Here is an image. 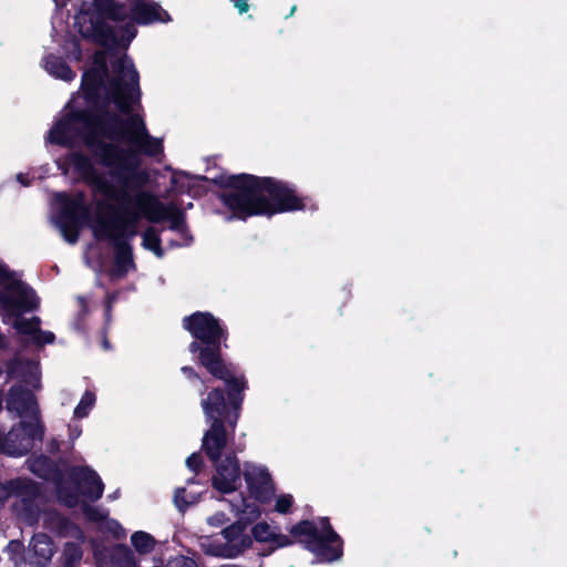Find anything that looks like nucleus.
I'll return each mask as SVG.
<instances>
[{
    "label": "nucleus",
    "mask_w": 567,
    "mask_h": 567,
    "mask_svg": "<svg viewBox=\"0 0 567 567\" xmlns=\"http://www.w3.org/2000/svg\"><path fill=\"white\" fill-rule=\"evenodd\" d=\"M114 76L105 85L107 75L106 53L99 52L94 56V63L90 71L84 73L82 90L87 101H93L103 90L115 103L116 107L127 117L123 122L116 117L103 118L93 122L86 115L73 114L61 118L50 131L49 141L59 145H71L79 137L87 144H93L94 138L89 135L103 132L110 143L103 142L102 158L105 165L114 168L109 175H96L91 162L79 154H72L64 162H58L64 174L74 173L78 177L87 181L96 189V178L105 177L109 182L112 176L123 172L118 165L120 158L126 154H136V151L147 155H157L162 152V141L148 135L142 116L135 111L140 101L138 75L130 59L123 56L113 63Z\"/></svg>",
    "instance_id": "obj_1"
},
{
    "label": "nucleus",
    "mask_w": 567,
    "mask_h": 567,
    "mask_svg": "<svg viewBox=\"0 0 567 567\" xmlns=\"http://www.w3.org/2000/svg\"><path fill=\"white\" fill-rule=\"evenodd\" d=\"M137 163V155L126 154L120 158L118 165L123 172L112 176L109 182L105 177L96 178L94 182L96 189L102 197H106L111 203L112 216L105 218L100 214L93 228L97 236L116 238L123 236L130 226L136 225L141 217L150 221L168 220L171 229L183 230L184 217L175 205H163L156 197L150 193L140 190L132 185V169Z\"/></svg>",
    "instance_id": "obj_2"
},
{
    "label": "nucleus",
    "mask_w": 567,
    "mask_h": 567,
    "mask_svg": "<svg viewBox=\"0 0 567 567\" xmlns=\"http://www.w3.org/2000/svg\"><path fill=\"white\" fill-rule=\"evenodd\" d=\"M130 11L113 0H97V12L82 10L75 17V27L87 39L106 47L126 48L136 35L133 23L166 22L168 13L151 0H128Z\"/></svg>",
    "instance_id": "obj_3"
},
{
    "label": "nucleus",
    "mask_w": 567,
    "mask_h": 567,
    "mask_svg": "<svg viewBox=\"0 0 567 567\" xmlns=\"http://www.w3.org/2000/svg\"><path fill=\"white\" fill-rule=\"evenodd\" d=\"M229 185L230 190L223 195V202L237 217L274 215L307 206L295 189L272 178L239 175L233 176Z\"/></svg>",
    "instance_id": "obj_4"
},
{
    "label": "nucleus",
    "mask_w": 567,
    "mask_h": 567,
    "mask_svg": "<svg viewBox=\"0 0 567 567\" xmlns=\"http://www.w3.org/2000/svg\"><path fill=\"white\" fill-rule=\"evenodd\" d=\"M0 311L4 323H12L17 331L28 336L32 342L42 346L52 343L54 334L40 329V319H20V315L35 309L39 305L32 289L24 285L0 262Z\"/></svg>",
    "instance_id": "obj_5"
},
{
    "label": "nucleus",
    "mask_w": 567,
    "mask_h": 567,
    "mask_svg": "<svg viewBox=\"0 0 567 567\" xmlns=\"http://www.w3.org/2000/svg\"><path fill=\"white\" fill-rule=\"evenodd\" d=\"M7 410L14 412L21 419L19 425L6 434V441L21 449L17 453H7L11 456H20L25 454L31 447L34 440H41L43 436V426L39 420V410L34 396L21 388H12L10 390Z\"/></svg>",
    "instance_id": "obj_6"
},
{
    "label": "nucleus",
    "mask_w": 567,
    "mask_h": 567,
    "mask_svg": "<svg viewBox=\"0 0 567 567\" xmlns=\"http://www.w3.org/2000/svg\"><path fill=\"white\" fill-rule=\"evenodd\" d=\"M243 474L248 496H241L233 502L231 507L237 515H243L247 520H256L261 515L260 506L272 501L276 485L265 465L245 463Z\"/></svg>",
    "instance_id": "obj_7"
},
{
    "label": "nucleus",
    "mask_w": 567,
    "mask_h": 567,
    "mask_svg": "<svg viewBox=\"0 0 567 567\" xmlns=\"http://www.w3.org/2000/svg\"><path fill=\"white\" fill-rule=\"evenodd\" d=\"M239 516L238 520L225 526L219 535L202 537L200 549L216 558L236 559L252 548L254 538L248 530V524L252 520Z\"/></svg>",
    "instance_id": "obj_8"
},
{
    "label": "nucleus",
    "mask_w": 567,
    "mask_h": 567,
    "mask_svg": "<svg viewBox=\"0 0 567 567\" xmlns=\"http://www.w3.org/2000/svg\"><path fill=\"white\" fill-rule=\"evenodd\" d=\"M72 477L76 485V495H69L64 488L59 491V495L68 506H81L85 516L90 520L100 522L106 517V513L97 507L86 504V499H99L104 489V485L95 471L89 467L74 468Z\"/></svg>",
    "instance_id": "obj_9"
},
{
    "label": "nucleus",
    "mask_w": 567,
    "mask_h": 567,
    "mask_svg": "<svg viewBox=\"0 0 567 567\" xmlns=\"http://www.w3.org/2000/svg\"><path fill=\"white\" fill-rule=\"evenodd\" d=\"M291 534L306 536L307 547L320 561H333L342 555L341 539L326 518H321L317 525L308 520L301 522L292 527Z\"/></svg>",
    "instance_id": "obj_10"
},
{
    "label": "nucleus",
    "mask_w": 567,
    "mask_h": 567,
    "mask_svg": "<svg viewBox=\"0 0 567 567\" xmlns=\"http://www.w3.org/2000/svg\"><path fill=\"white\" fill-rule=\"evenodd\" d=\"M202 408L208 421H212L210 430L203 439V449L208 457L217 462L226 446L227 437L221 422V415L225 410V396L221 390L210 391L206 399L202 401Z\"/></svg>",
    "instance_id": "obj_11"
},
{
    "label": "nucleus",
    "mask_w": 567,
    "mask_h": 567,
    "mask_svg": "<svg viewBox=\"0 0 567 567\" xmlns=\"http://www.w3.org/2000/svg\"><path fill=\"white\" fill-rule=\"evenodd\" d=\"M189 351L195 353L199 351L200 363L212 373L215 378L223 380L228 389V395L236 409L238 410L241 398H236L235 392H243L246 389V381L243 377H236L234 372L224 364L220 359L219 346H212L200 348L198 342L194 341L189 344Z\"/></svg>",
    "instance_id": "obj_12"
},
{
    "label": "nucleus",
    "mask_w": 567,
    "mask_h": 567,
    "mask_svg": "<svg viewBox=\"0 0 567 567\" xmlns=\"http://www.w3.org/2000/svg\"><path fill=\"white\" fill-rule=\"evenodd\" d=\"M53 205L56 210L54 225L68 243L74 244L79 236L80 216L86 214L83 195L70 198L65 194H56Z\"/></svg>",
    "instance_id": "obj_13"
},
{
    "label": "nucleus",
    "mask_w": 567,
    "mask_h": 567,
    "mask_svg": "<svg viewBox=\"0 0 567 567\" xmlns=\"http://www.w3.org/2000/svg\"><path fill=\"white\" fill-rule=\"evenodd\" d=\"M184 327L197 339L209 346H219L224 331L208 312H198L184 320Z\"/></svg>",
    "instance_id": "obj_14"
},
{
    "label": "nucleus",
    "mask_w": 567,
    "mask_h": 567,
    "mask_svg": "<svg viewBox=\"0 0 567 567\" xmlns=\"http://www.w3.org/2000/svg\"><path fill=\"white\" fill-rule=\"evenodd\" d=\"M240 485V467L235 455L226 456L217 462L215 474L212 477V486L221 494H228Z\"/></svg>",
    "instance_id": "obj_15"
},
{
    "label": "nucleus",
    "mask_w": 567,
    "mask_h": 567,
    "mask_svg": "<svg viewBox=\"0 0 567 567\" xmlns=\"http://www.w3.org/2000/svg\"><path fill=\"white\" fill-rule=\"evenodd\" d=\"M103 198H104L105 203L99 204L97 210H96V217L93 220L91 227H93L94 224H96L100 214H102V216H104L105 218H110L112 216V209H111V206H110L111 202L106 197H103ZM135 227H136V225H134L133 227L130 226L128 229L126 230V233L123 236L116 237V238L101 237V236H97L95 234V231H93L94 236L97 239L112 240L116 245V249H117V251H116V267H117L118 271H121V272H126L132 267L131 251H130L128 247L126 245H124L123 239L125 237H133L136 234ZM92 230H94V228H92Z\"/></svg>",
    "instance_id": "obj_16"
},
{
    "label": "nucleus",
    "mask_w": 567,
    "mask_h": 567,
    "mask_svg": "<svg viewBox=\"0 0 567 567\" xmlns=\"http://www.w3.org/2000/svg\"><path fill=\"white\" fill-rule=\"evenodd\" d=\"M52 539L45 534L34 535L27 549V560L33 567L47 566L55 553Z\"/></svg>",
    "instance_id": "obj_17"
},
{
    "label": "nucleus",
    "mask_w": 567,
    "mask_h": 567,
    "mask_svg": "<svg viewBox=\"0 0 567 567\" xmlns=\"http://www.w3.org/2000/svg\"><path fill=\"white\" fill-rule=\"evenodd\" d=\"M254 538V542L266 543L272 548L286 547L291 544L288 536L277 532V529L270 526L267 522H259L255 524L249 530Z\"/></svg>",
    "instance_id": "obj_18"
},
{
    "label": "nucleus",
    "mask_w": 567,
    "mask_h": 567,
    "mask_svg": "<svg viewBox=\"0 0 567 567\" xmlns=\"http://www.w3.org/2000/svg\"><path fill=\"white\" fill-rule=\"evenodd\" d=\"M7 373L10 378H22L23 382L38 386L40 382V371L37 362H22L16 360L8 365Z\"/></svg>",
    "instance_id": "obj_19"
},
{
    "label": "nucleus",
    "mask_w": 567,
    "mask_h": 567,
    "mask_svg": "<svg viewBox=\"0 0 567 567\" xmlns=\"http://www.w3.org/2000/svg\"><path fill=\"white\" fill-rule=\"evenodd\" d=\"M44 68L48 73L64 81H71L75 76L74 72L60 58L53 55L45 59Z\"/></svg>",
    "instance_id": "obj_20"
},
{
    "label": "nucleus",
    "mask_w": 567,
    "mask_h": 567,
    "mask_svg": "<svg viewBox=\"0 0 567 567\" xmlns=\"http://www.w3.org/2000/svg\"><path fill=\"white\" fill-rule=\"evenodd\" d=\"M131 544L138 554L146 555L154 550L156 540L151 534L138 530L132 534Z\"/></svg>",
    "instance_id": "obj_21"
},
{
    "label": "nucleus",
    "mask_w": 567,
    "mask_h": 567,
    "mask_svg": "<svg viewBox=\"0 0 567 567\" xmlns=\"http://www.w3.org/2000/svg\"><path fill=\"white\" fill-rule=\"evenodd\" d=\"M113 567H138V563L128 548L117 547L113 551Z\"/></svg>",
    "instance_id": "obj_22"
},
{
    "label": "nucleus",
    "mask_w": 567,
    "mask_h": 567,
    "mask_svg": "<svg viewBox=\"0 0 567 567\" xmlns=\"http://www.w3.org/2000/svg\"><path fill=\"white\" fill-rule=\"evenodd\" d=\"M199 492L187 488H179L175 493L174 502L181 511H184L188 506L197 503L199 501Z\"/></svg>",
    "instance_id": "obj_23"
},
{
    "label": "nucleus",
    "mask_w": 567,
    "mask_h": 567,
    "mask_svg": "<svg viewBox=\"0 0 567 567\" xmlns=\"http://www.w3.org/2000/svg\"><path fill=\"white\" fill-rule=\"evenodd\" d=\"M95 403V394L86 391L81 398L79 404L74 409V417L82 419L85 417L90 411L92 410Z\"/></svg>",
    "instance_id": "obj_24"
},
{
    "label": "nucleus",
    "mask_w": 567,
    "mask_h": 567,
    "mask_svg": "<svg viewBox=\"0 0 567 567\" xmlns=\"http://www.w3.org/2000/svg\"><path fill=\"white\" fill-rule=\"evenodd\" d=\"M275 504H274V511L279 514H288L290 513V509L293 504V497L291 494L281 493L276 495L275 494Z\"/></svg>",
    "instance_id": "obj_25"
},
{
    "label": "nucleus",
    "mask_w": 567,
    "mask_h": 567,
    "mask_svg": "<svg viewBox=\"0 0 567 567\" xmlns=\"http://www.w3.org/2000/svg\"><path fill=\"white\" fill-rule=\"evenodd\" d=\"M143 246L146 249L152 250L153 252H155L156 256H158V257L162 256V250H161V247H159V237H158V235L155 233V230L153 228L147 229L143 234Z\"/></svg>",
    "instance_id": "obj_26"
},
{
    "label": "nucleus",
    "mask_w": 567,
    "mask_h": 567,
    "mask_svg": "<svg viewBox=\"0 0 567 567\" xmlns=\"http://www.w3.org/2000/svg\"><path fill=\"white\" fill-rule=\"evenodd\" d=\"M63 556L65 559V564L68 567L71 565L79 563L82 558V550L79 545L74 543H68L64 546Z\"/></svg>",
    "instance_id": "obj_27"
},
{
    "label": "nucleus",
    "mask_w": 567,
    "mask_h": 567,
    "mask_svg": "<svg viewBox=\"0 0 567 567\" xmlns=\"http://www.w3.org/2000/svg\"><path fill=\"white\" fill-rule=\"evenodd\" d=\"M166 567H198L193 558L182 555L175 556L167 561Z\"/></svg>",
    "instance_id": "obj_28"
},
{
    "label": "nucleus",
    "mask_w": 567,
    "mask_h": 567,
    "mask_svg": "<svg viewBox=\"0 0 567 567\" xmlns=\"http://www.w3.org/2000/svg\"><path fill=\"white\" fill-rule=\"evenodd\" d=\"M229 518L224 512H216L207 517V524L213 528H220L228 523Z\"/></svg>",
    "instance_id": "obj_29"
},
{
    "label": "nucleus",
    "mask_w": 567,
    "mask_h": 567,
    "mask_svg": "<svg viewBox=\"0 0 567 567\" xmlns=\"http://www.w3.org/2000/svg\"><path fill=\"white\" fill-rule=\"evenodd\" d=\"M6 434L2 430H0V453H17L21 451V449L6 441Z\"/></svg>",
    "instance_id": "obj_30"
},
{
    "label": "nucleus",
    "mask_w": 567,
    "mask_h": 567,
    "mask_svg": "<svg viewBox=\"0 0 567 567\" xmlns=\"http://www.w3.org/2000/svg\"><path fill=\"white\" fill-rule=\"evenodd\" d=\"M202 464V458L198 454L194 453L186 460V465L192 471H197Z\"/></svg>",
    "instance_id": "obj_31"
},
{
    "label": "nucleus",
    "mask_w": 567,
    "mask_h": 567,
    "mask_svg": "<svg viewBox=\"0 0 567 567\" xmlns=\"http://www.w3.org/2000/svg\"><path fill=\"white\" fill-rule=\"evenodd\" d=\"M22 549V545L21 543L19 542H10L8 547H7V551L10 554V555H16V554H19Z\"/></svg>",
    "instance_id": "obj_32"
},
{
    "label": "nucleus",
    "mask_w": 567,
    "mask_h": 567,
    "mask_svg": "<svg viewBox=\"0 0 567 567\" xmlns=\"http://www.w3.org/2000/svg\"><path fill=\"white\" fill-rule=\"evenodd\" d=\"M11 495V489L9 486L0 483V503L4 502Z\"/></svg>",
    "instance_id": "obj_33"
},
{
    "label": "nucleus",
    "mask_w": 567,
    "mask_h": 567,
    "mask_svg": "<svg viewBox=\"0 0 567 567\" xmlns=\"http://www.w3.org/2000/svg\"><path fill=\"white\" fill-rule=\"evenodd\" d=\"M96 1L97 0H93L92 3L90 4H83L82 8L80 9L79 13L82 11V10H85V11H90L91 13H96L97 12V6H96Z\"/></svg>",
    "instance_id": "obj_34"
},
{
    "label": "nucleus",
    "mask_w": 567,
    "mask_h": 567,
    "mask_svg": "<svg viewBox=\"0 0 567 567\" xmlns=\"http://www.w3.org/2000/svg\"><path fill=\"white\" fill-rule=\"evenodd\" d=\"M248 0H239L235 3L236 8L238 9L239 13H245L248 11Z\"/></svg>",
    "instance_id": "obj_35"
},
{
    "label": "nucleus",
    "mask_w": 567,
    "mask_h": 567,
    "mask_svg": "<svg viewBox=\"0 0 567 567\" xmlns=\"http://www.w3.org/2000/svg\"><path fill=\"white\" fill-rule=\"evenodd\" d=\"M70 435L72 439H78L81 435V429L79 426L70 427Z\"/></svg>",
    "instance_id": "obj_36"
},
{
    "label": "nucleus",
    "mask_w": 567,
    "mask_h": 567,
    "mask_svg": "<svg viewBox=\"0 0 567 567\" xmlns=\"http://www.w3.org/2000/svg\"><path fill=\"white\" fill-rule=\"evenodd\" d=\"M182 371L188 377H196V374L194 373L193 369L192 368H188V367H184L182 369Z\"/></svg>",
    "instance_id": "obj_37"
},
{
    "label": "nucleus",
    "mask_w": 567,
    "mask_h": 567,
    "mask_svg": "<svg viewBox=\"0 0 567 567\" xmlns=\"http://www.w3.org/2000/svg\"><path fill=\"white\" fill-rule=\"evenodd\" d=\"M17 179H18L22 185H24V186H28V185L30 184V182H29V181H25V179H24V175H23V174H19V175L17 176Z\"/></svg>",
    "instance_id": "obj_38"
},
{
    "label": "nucleus",
    "mask_w": 567,
    "mask_h": 567,
    "mask_svg": "<svg viewBox=\"0 0 567 567\" xmlns=\"http://www.w3.org/2000/svg\"><path fill=\"white\" fill-rule=\"evenodd\" d=\"M238 420V412L235 413L234 417L229 420L230 425L234 427L236 425V422Z\"/></svg>",
    "instance_id": "obj_39"
},
{
    "label": "nucleus",
    "mask_w": 567,
    "mask_h": 567,
    "mask_svg": "<svg viewBox=\"0 0 567 567\" xmlns=\"http://www.w3.org/2000/svg\"><path fill=\"white\" fill-rule=\"evenodd\" d=\"M7 344L6 337L0 332V348L4 347Z\"/></svg>",
    "instance_id": "obj_40"
},
{
    "label": "nucleus",
    "mask_w": 567,
    "mask_h": 567,
    "mask_svg": "<svg viewBox=\"0 0 567 567\" xmlns=\"http://www.w3.org/2000/svg\"><path fill=\"white\" fill-rule=\"evenodd\" d=\"M56 6H64L65 4V0H53Z\"/></svg>",
    "instance_id": "obj_41"
}]
</instances>
